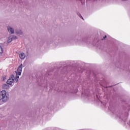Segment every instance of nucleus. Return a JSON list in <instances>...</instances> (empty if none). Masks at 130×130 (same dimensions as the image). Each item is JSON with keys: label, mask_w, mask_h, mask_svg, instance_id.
<instances>
[{"label": "nucleus", "mask_w": 130, "mask_h": 130, "mask_svg": "<svg viewBox=\"0 0 130 130\" xmlns=\"http://www.w3.org/2000/svg\"><path fill=\"white\" fill-rule=\"evenodd\" d=\"M9 99V94L7 92V91L3 90L0 91V102H7Z\"/></svg>", "instance_id": "1"}, {"label": "nucleus", "mask_w": 130, "mask_h": 130, "mask_svg": "<svg viewBox=\"0 0 130 130\" xmlns=\"http://www.w3.org/2000/svg\"><path fill=\"white\" fill-rule=\"evenodd\" d=\"M23 69V64H21V65L18 67L17 69V72L16 73V76L15 80L16 82H18V80H19V76H21V74H22V70Z\"/></svg>", "instance_id": "2"}, {"label": "nucleus", "mask_w": 130, "mask_h": 130, "mask_svg": "<svg viewBox=\"0 0 130 130\" xmlns=\"http://www.w3.org/2000/svg\"><path fill=\"white\" fill-rule=\"evenodd\" d=\"M7 28V31L9 33V34H15V28L14 27H13L11 25H8Z\"/></svg>", "instance_id": "3"}, {"label": "nucleus", "mask_w": 130, "mask_h": 130, "mask_svg": "<svg viewBox=\"0 0 130 130\" xmlns=\"http://www.w3.org/2000/svg\"><path fill=\"white\" fill-rule=\"evenodd\" d=\"M19 56L21 59H24L25 57H26V54H24L23 52H19Z\"/></svg>", "instance_id": "4"}, {"label": "nucleus", "mask_w": 130, "mask_h": 130, "mask_svg": "<svg viewBox=\"0 0 130 130\" xmlns=\"http://www.w3.org/2000/svg\"><path fill=\"white\" fill-rule=\"evenodd\" d=\"M14 83V76H12L11 78H10L8 81H7V84L8 85H12Z\"/></svg>", "instance_id": "5"}, {"label": "nucleus", "mask_w": 130, "mask_h": 130, "mask_svg": "<svg viewBox=\"0 0 130 130\" xmlns=\"http://www.w3.org/2000/svg\"><path fill=\"white\" fill-rule=\"evenodd\" d=\"M16 34L17 35H19V36H21V35H23V31L21 29H17L15 31Z\"/></svg>", "instance_id": "6"}, {"label": "nucleus", "mask_w": 130, "mask_h": 130, "mask_svg": "<svg viewBox=\"0 0 130 130\" xmlns=\"http://www.w3.org/2000/svg\"><path fill=\"white\" fill-rule=\"evenodd\" d=\"M13 37H12V36H10L8 39V43H11V42L13 41Z\"/></svg>", "instance_id": "7"}, {"label": "nucleus", "mask_w": 130, "mask_h": 130, "mask_svg": "<svg viewBox=\"0 0 130 130\" xmlns=\"http://www.w3.org/2000/svg\"><path fill=\"white\" fill-rule=\"evenodd\" d=\"M4 53V49L0 46V55H2Z\"/></svg>", "instance_id": "8"}, {"label": "nucleus", "mask_w": 130, "mask_h": 130, "mask_svg": "<svg viewBox=\"0 0 130 130\" xmlns=\"http://www.w3.org/2000/svg\"><path fill=\"white\" fill-rule=\"evenodd\" d=\"M11 36L13 40H16V39H18V37H17L16 36Z\"/></svg>", "instance_id": "9"}, {"label": "nucleus", "mask_w": 130, "mask_h": 130, "mask_svg": "<svg viewBox=\"0 0 130 130\" xmlns=\"http://www.w3.org/2000/svg\"><path fill=\"white\" fill-rule=\"evenodd\" d=\"M3 79V81H5V80H6V77H4Z\"/></svg>", "instance_id": "10"}, {"label": "nucleus", "mask_w": 130, "mask_h": 130, "mask_svg": "<svg viewBox=\"0 0 130 130\" xmlns=\"http://www.w3.org/2000/svg\"><path fill=\"white\" fill-rule=\"evenodd\" d=\"M105 38H106V36L105 37H104V39H105Z\"/></svg>", "instance_id": "11"}, {"label": "nucleus", "mask_w": 130, "mask_h": 130, "mask_svg": "<svg viewBox=\"0 0 130 130\" xmlns=\"http://www.w3.org/2000/svg\"><path fill=\"white\" fill-rule=\"evenodd\" d=\"M4 86H8L7 84H5Z\"/></svg>", "instance_id": "12"}, {"label": "nucleus", "mask_w": 130, "mask_h": 130, "mask_svg": "<svg viewBox=\"0 0 130 130\" xmlns=\"http://www.w3.org/2000/svg\"><path fill=\"white\" fill-rule=\"evenodd\" d=\"M82 19L84 20V18H82Z\"/></svg>", "instance_id": "13"}]
</instances>
